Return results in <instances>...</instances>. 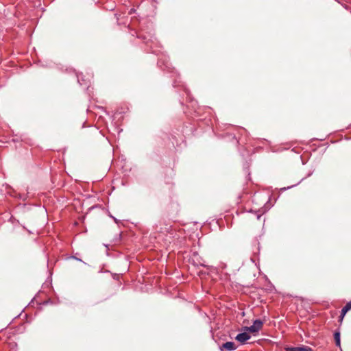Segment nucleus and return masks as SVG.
<instances>
[{
  "instance_id": "4",
  "label": "nucleus",
  "mask_w": 351,
  "mask_h": 351,
  "mask_svg": "<svg viewBox=\"0 0 351 351\" xmlns=\"http://www.w3.org/2000/svg\"><path fill=\"white\" fill-rule=\"evenodd\" d=\"M286 351H313V350L308 346L301 347H289L286 348Z\"/></svg>"
},
{
  "instance_id": "1",
  "label": "nucleus",
  "mask_w": 351,
  "mask_h": 351,
  "mask_svg": "<svg viewBox=\"0 0 351 351\" xmlns=\"http://www.w3.org/2000/svg\"><path fill=\"white\" fill-rule=\"evenodd\" d=\"M263 322L261 319H255L253 324L247 328V330L251 332H258L263 327Z\"/></svg>"
},
{
  "instance_id": "2",
  "label": "nucleus",
  "mask_w": 351,
  "mask_h": 351,
  "mask_svg": "<svg viewBox=\"0 0 351 351\" xmlns=\"http://www.w3.org/2000/svg\"><path fill=\"white\" fill-rule=\"evenodd\" d=\"M223 349H226L229 351H233L237 349V346L232 341H228L221 345L220 347V350L223 351Z\"/></svg>"
},
{
  "instance_id": "5",
  "label": "nucleus",
  "mask_w": 351,
  "mask_h": 351,
  "mask_svg": "<svg viewBox=\"0 0 351 351\" xmlns=\"http://www.w3.org/2000/svg\"><path fill=\"white\" fill-rule=\"evenodd\" d=\"M334 339H335V345L337 347H340L341 346V339H340V332L339 331L337 330L335 332Z\"/></svg>"
},
{
  "instance_id": "7",
  "label": "nucleus",
  "mask_w": 351,
  "mask_h": 351,
  "mask_svg": "<svg viewBox=\"0 0 351 351\" xmlns=\"http://www.w3.org/2000/svg\"><path fill=\"white\" fill-rule=\"evenodd\" d=\"M346 305L350 306V307H348V308H349V310H350V309H351V301H350V302H348V303L346 304Z\"/></svg>"
},
{
  "instance_id": "6",
  "label": "nucleus",
  "mask_w": 351,
  "mask_h": 351,
  "mask_svg": "<svg viewBox=\"0 0 351 351\" xmlns=\"http://www.w3.org/2000/svg\"><path fill=\"white\" fill-rule=\"evenodd\" d=\"M348 307H350V306H347L346 304V306L341 309V315H340L341 319H343V318L345 316V315L346 314V313L349 311V308Z\"/></svg>"
},
{
  "instance_id": "9",
  "label": "nucleus",
  "mask_w": 351,
  "mask_h": 351,
  "mask_svg": "<svg viewBox=\"0 0 351 351\" xmlns=\"http://www.w3.org/2000/svg\"><path fill=\"white\" fill-rule=\"evenodd\" d=\"M132 12H134V10L132 9L130 11V13H132Z\"/></svg>"
},
{
  "instance_id": "8",
  "label": "nucleus",
  "mask_w": 351,
  "mask_h": 351,
  "mask_svg": "<svg viewBox=\"0 0 351 351\" xmlns=\"http://www.w3.org/2000/svg\"><path fill=\"white\" fill-rule=\"evenodd\" d=\"M132 12H134V10L132 9L130 11V13H132Z\"/></svg>"
},
{
  "instance_id": "3",
  "label": "nucleus",
  "mask_w": 351,
  "mask_h": 351,
  "mask_svg": "<svg viewBox=\"0 0 351 351\" xmlns=\"http://www.w3.org/2000/svg\"><path fill=\"white\" fill-rule=\"evenodd\" d=\"M236 340L241 343H244L250 339V335L247 332L239 333L235 337Z\"/></svg>"
}]
</instances>
